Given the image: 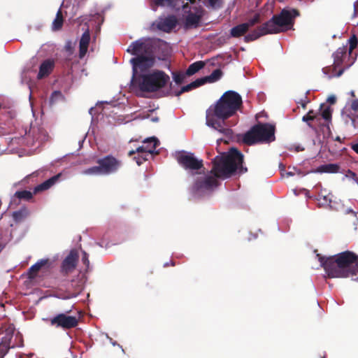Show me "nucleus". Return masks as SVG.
I'll use <instances>...</instances> for the list:
<instances>
[{
	"mask_svg": "<svg viewBox=\"0 0 358 358\" xmlns=\"http://www.w3.org/2000/svg\"><path fill=\"white\" fill-rule=\"evenodd\" d=\"M351 108L355 112V114L351 113L348 117L352 121V126L356 128L358 127V99H355L352 101Z\"/></svg>",
	"mask_w": 358,
	"mask_h": 358,
	"instance_id": "7c9ffc66",
	"label": "nucleus"
},
{
	"mask_svg": "<svg viewBox=\"0 0 358 358\" xmlns=\"http://www.w3.org/2000/svg\"><path fill=\"white\" fill-rule=\"evenodd\" d=\"M327 101L330 103V104H334L336 101V98L335 96L334 95H331L330 96L328 97L327 99Z\"/></svg>",
	"mask_w": 358,
	"mask_h": 358,
	"instance_id": "49530a36",
	"label": "nucleus"
},
{
	"mask_svg": "<svg viewBox=\"0 0 358 358\" xmlns=\"http://www.w3.org/2000/svg\"><path fill=\"white\" fill-rule=\"evenodd\" d=\"M103 175L116 173L122 166V162L111 155L99 158L96 161Z\"/></svg>",
	"mask_w": 358,
	"mask_h": 358,
	"instance_id": "9b49d317",
	"label": "nucleus"
},
{
	"mask_svg": "<svg viewBox=\"0 0 358 358\" xmlns=\"http://www.w3.org/2000/svg\"><path fill=\"white\" fill-rule=\"evenodd\" d=\"M13 338L12 334H7L6 336H3L1 339L0 342V358H3L4 356L7 354L10 348H13L15 347H22L23 346V338L22 335L20 333H17L15 338V340H18L19 342L17 344H11V340Z\"/></svg>",
	"mask_w": 358,
	"mask_h": 358,
	"instance_id": "ddd939ff",
	"label": "nucleus"
},
{
	"mask_svg": "<svg viewBox=\"0 0 358 358\" xmlns=\"http://www.w3.org/2000/svg\"><path fill=\"white\" fill-rule=\"evenodd\" d=\"M355 10H358V1L355 3Z\"/></svg>",
	"mask_w": 358,
	"mask_h": 358,
	"instance_id": "8fccbe9b",
	"label": "nucleus"
},
{
	"mask_svg": "<svg viewBox=\"0 0 358 358\" xmlns=\"http://www.w3.org/2000/svg\"><path fill=\"white\" fill-rule=\"evenodd\" d=\"M176 159L178 164L185 170L198 171L203 166V160L198 159L191 152L182 151L178 154Z\"/></svg>",
	"mask_w": 358,
	"mask_h": 358,
	"instance_id": "9d476101",
	"label": "nucleus"
},
{
	"mask_svg": "<svg viewBox=\"0 0 358 358\" xmlns=\"http://www.w3.org/2000/svg\"><path fill=\"white\" fill-rule=\"evenodd\" d=\"M78 260V255L76 250H72L63 260L61 266V273L63 275H67L76 268Z\"/></svg>",
	"mask_w": 358,
	"mask_h": 358,
	"instance_id": "2eb2a0df",
	"label": "nucleus"
},
{
	"mask_svg": "<svg viewBox=\"0 0 358 358\" xmlns=\"http://www.w3.org/2000/svg\"><path fill=\"white\" fill-rule=\"evenodd\" d=\"M59 177V175H57L55 176H52V178H49L48 180L44 181L43 182L41 183L40 185L36 186L34 189V194H36L40 192H43L45 190L48 189L50 188L58 180Z\"/></svg>",
	"mask_w": 358,
	"mask_h": 358,
	"instance_id": "b1692460",
	"label": "nucleus"
},
{
	"mask_svg": "<svg viewBox=\"0 0 358 358\" xmlns=\"http://www.w3.org/2000/svg\"><path fill=\"white\" fill-rule=\"evenodd\" d=\"M83 174L85 175H92V176H99L103 175L100 165L92 166L90 168L86 169L83 171Z\"/></svg>",
	"mask_w": 358,
	"mask_h": 358,
	"instance_id": "c9c22d12",
	"label": "nucleus"
},
{
	"mask_svg": "<svg viewBox=\"0 0 358 358\" xmlns=\"http://www.w3.org/2000/svg\"><path fill=\"white\" fill-rule=\"evenodd\" d=\"M48 263V259H41L37 262L36 264L40 266V268L43 266H45Z\"/></svg>",
	"mask_w": 358,
	"mask_h": 358,
	"instance_id": "a18cd8bd",
	"label": "nucleus"
},
{
	"mask_svg": "<svg viewBox=\"0 0 358 358\" xmlns=\"http://www.w3.org/2000/svg\"><path fill=\"white\" fill-rule=\"evenodd\" d=\"M350 95L352 96V97H355V93L354 91H351L350 92Z\"/></svg>",
	"mask_w": 358,
	"mask_h": 358,
	"instance_id": "603ef678",
	"label": "nucleus"
},
{
	"mask_svg": "<svg viewBox=\"0 0 358 358\" xmlns=\"http://www.w3.org/2000/svg\"><path fill=\"white\" fill-rule=\"evenodd\" d=\"M217 185L218 182L215 176H207L204 178L196 180L193 188L195 191H200L202 189L208 190Z\"/></svg>",
	"mask_w": 358,
	"mask_h": 358,
	"instance_id": "a211bd4d",
	"label": "nucleus"
},
{
	"mask_svg": "<svg viewBox=\"0 0 358 358\" xmlns=\"http://www.w3.org/2000/svg\"><path fill=\"white\" fill-rule=\"evenodd\" d=\"M33 194L28 190L17 191L12 197L11 203L14 202L16 199L20 200L30 201L33 198Z\"/></svg>",
	"mask_w": 358,
	"mask_h": 358,
	"instance_id": "2f4dec72",
	"label": "nucleus"
},
{
	"mask_svg": "<svg viewBox=\"0 0 358 358\" xmlns=\"http://www.w3.org/2000/svg\"><path fill=\"white\" fill-rule=\"evenodd\" d=\"M54 68V62L50 59H46L42 62L39 67V71L37 76L38 79H42L50 74Z\"/></svg>",
	"mask_w": 358,
	"mask_h": 358,
	"instance_id": "4be33fe9",
	"label": "nucleus"
},
{
	"mask_svg": "<svg viewBox=\"0 0 358 358\" xmlns=\"http://www.w3.org/2000/svg\"><path fill=\"white\" fill-rule=\"evenodd\" d=\"M171 266H174V265H175V263H174L173 261H171Z\"/></svg>",
	"mask_w": 358,
	"mask_h": 358,
	"instance_id": "864d4df0",
	"label": "nucleus"
},
{
	"mask_svg": "<svg viewBox=\"0 0 358 358\" xmlns=\"http://www.w3.org/2000/svg\"><path fill=\"white\" fill-rule=\"evenodd\" d=\"M243 155L236 148H232L228 155L217 156L213 161L210 173L215 178L227 179L231 177L237 170L239 173H244L248 169L243 166Z\"/></svg>",
	"mask_w": 358,
	"mask_h": 358,
	"instance_id": "7ed1b4c3",
	"label": "nucleus"
},
{
	"mask_svg": "<svg viewBox=\"0 0 358 358\" xmlns=\"http://www.w3.org/2000/svg\"><path fill=\"white\" fill-rule=\"evenodd\" d=\"M30 212L27 207H22L20 210L12 214V217L15 223L24 222L29 215Z\"/></svg>",
	"mask_w": 358,
	"mask_h": 358,
	"instance_id": "393cba45",
	"label": "nucleus"
},
{
	"mask_svg": "<svg viewBox=\"0 0 358 358\" xmlns=\"http://www.w3.org/2000/svg\"><path fill=\"white\" fill-rule=\"evenodd\" d=\"M178 19L174 15L159 17L157 22V28L166 33H170L178 24Z\"/></svg>",
	"mask_w": 358,
	"mask_h": 358,
	"instance_id": "dca6fc26",
	"label": "nucleus"
},
{
	"mask_svg": "<svg viewBox=\"0 0 358 358\" xmlns=\"http://www.w3.org/2000/svg\"><path fill=\"white\" fill-rule=\"evenodd\" d=\"M159 145V141L155 137L148 138L143 141V145L136 148V150H131L129 152V156L136 153H144L145 155H152Z\"/></svg>",
	"mask_w": 358,
	"mask_h": 358,
	"instance_id": "4468645a",
	"label": "nucleus"
},
{
	"mask_svg": "<svg viewBox=\"0 0 358 358\" xmlns=\"http://www.w3.org/2000/svg\"><path fill=\"white\" fill-rule=\"evenodd\" d=\"M333 109L326 103H322L317 111L310 110L307 113L310 116H319L322 118V127L329 129V124L331 122Z\"/></svg>",
	"mask_w": 358,
	"mask_h": 358,
	"instance_id": "f8f14e48",
	"label": "nucleus"
},
{
	"mask_svg": "<svg viewBox=\"0 0 358 358\" xmlns=\"http://www.w3.org/2000/svg\"><path fill=\"white\" fill-rule=\"evenodd\" d=\"M349 48H348V51L349 52V55L351 54L352 50L357 47L358 43L357 38L355 35H352L350 39L348 40Z\"/></svg>",
	"mask_w": 358,
	"mask_h": 358,
	"instance_id": "4c0bfd02",
	"label": "nucleus"
},
{
	"mask_svg": "<svg viewBox=\"0 0 358 358\" xmlns=\"http://www.w3.org/2000/svg\"><path fill=\"white\" fill-rule=\"evenodd\" d=\"M82 262L83 264L86 266L87 268L89 267L90 261L88 259V254L85 251L83 252Z\"/></svg>",
	"mask_w": 358,
	"mask_h": 358,
	"instance_id": "a19ab883",
	"label": "nucleus"
},
{
	"mask_svg": "<svg viewBox=\"0 0 358 358\" xmlns=\"http://www.w3.org/2000/svg\"><path fill=\"white\" fill-rule=\"evenodd\" d=\"M203 85V80H201L200 78H198L196 80H195L194 81L192 82L191 83L185 85V86H183L181 87V89L178 91V92H175V95L177 96H180L182 93L184 92H189L193 89H195L198 87H200L201 85Z\"/></svg>",
	"mask_w": 358,
	"mask_h": 358,
	"instance_id": "cd10ccee",
	"label": "nucleus"
},
{
	"mask_svg": "<svg viewBox=\"0 0 358 358\" xmlns=\"http://www.w3.org/2000/svg\"><path fill=\"white\" fill-rule=\"evenodd\" d=\"M157 44L152 38H143L136 41L129 45L127 51L136 57L130 59L132 64L131 83L138 76H144L155 64Z\"/></svg>",
	"mask_w": 358,
	"mask_h": 358,
	"instance_id": "f03ea898",
	"label": "nucleus"
},
{
	"mask_svg": "<svg viewBox=\"0 0 358 358\" xmlns=\"http://www.w3.org/2000/svg\"><path fill=\"white\" fill-rule=\"evenodd\" d=\"M222 76V70L220 69H217L214 70L211 73L210 75L203 77V78H201L200 79L203 80V85H204L207 82L214 83V82L217 81L218 80H220Z\"/></svg>",
	"mask_w": 358,
	"mask_h": 358,
	"instance_id": "473e14b6",
	"label": "nucleus"
},
{
	"mask_svg": "<svg viewBox=\"0 0 358 358\" xmlns=\"http://www.w3.org/2000/svg\"><path fill=\"white\" fill-rule=\"evenodd\" d=\"M71 310L66 313H58L50 319V324L55 328H60L63 330H69L76 328L79 323L78 318L76 316L69 315Z\"/></svg>",
	"mask_w": 358,
	"mask_h": 358,
	"instance_id": "1a4fd4ad",
	"label": "nucleus"
},
{
	"mask_svg": "<svg viewBox=\"0 0 358 358\" xmlns=\"http://www.w3.org/2000/svg\"><path fill=\"white\" fill-rule=\"evenodd\" d=\"M201 15L189 12L185 18V26L187 27H197L201 19Z\"/></svg>",
	"mask_w": 358,
	"mask_h": 358,
	"instance_id": "bb28decb",
	"label": "nucleus"
},
{
	"mask_svg": "<svg viewBox=\"0 0 358 358\" xmlns=\"http://www.w3.org/2000/svg\"><path fill=\"white\" fill-rule=\"evenodd\" d=\"M299 15V11L295 8L291 10L282 9L280 14L274 15L271 20L265 22L271 34H278L282 27L292 26L294 19Z\"/></svg>",
	"mask_w": 358,
	"mask_h": 358,
	"instance_id": "6e6552de",
	"label": "nucleus"
},
{
	"mask_svg": "<svg viewBox=\"0 0 358 358\" xmlns=\"http://www.w3.org/2000/svg\"><path fill=\"white\" fill-rule=\"evenodd\" d=\"M317 257L329 278L358 280V256L355 253L347 250L329 257Z\"/></svg>",
	"mask_w": 358,
	"mask_h": 358,
	"instance_id": "f257e3e1",
	"label": "nucleus"
},
{
	"mask_svg": "<svg viewBox=\"0 0 358 358\" xmlns=\"http://www.w3.org/2000/svg\"><path fill=\"white\" fill-rule=\"evenodd\" d=\"M302 120L303 122H307V124L308 125V127L312 128V129H315V125L313 124V123H312L313 122H315V125L322 127V118H321V117H319V116H310V115L306 114L304 116H303Z\"/></svg>",
	"mask_w": 358,
	"mask_h": 358,
	"instance_id": "c756f323",
	"label": "nucleus"
},
{
	"mask_svg": "<svg viewBox=\"0 0 358 358\" xmlns=\"http://www.w3.org/2000/svg\"><path fill=\"white\" fill-rule=\"evenodd\" d=\"M205 63L203 61L195 62L189 66L186 70V75L188 76H192L203 69Z\"/></svg>",
	"mask_w": 358,
	"mask_h": 358,
	"instance_id": "72a5a7b5",
	"label": "nucleus"
},
{
	"mask_svg": "<svg viewBox=\"0 0 358 358\" xmlns=\"http://www.w3.org/2000/svg\"><path fill=\"white\" fill-rule=\"evenodd\" d=\"M176 6V0H150V6L151 9L156 11L158 7L167 6L171 8H175Z\"/></svg>",
	"mask_w": 358,
	"mask_h": 358,
	"instance_id": "5701e85b",
	"label": "nucleus"
},
{
	"mask_svg": "<svg viewBox=\"0 0 358 358\" xmlns=\"http://www.w3.org/2000/svg\"><path fill=\"white\" fill-rule=\"evenodd\" d=\"M169 80V76L164 71L155 70L138 76L131 85L133 89H138L142 92H155L164 87Z\"/></svg>",
	"mask_w": 358,
	"mask_h": 358,
	"instance_id": "39448f33",
	"label": "nucleus"
},
{
	"mask_svg": "<svg viewBox=\"0 0 358 358\" xmlns=\"http://www.w3.org/2000/svg\"><path fill=\"white\" fill-rule=\"evenodd\" d=\"M138 154V156L137 157H134V159L136 160V163L138 165H141L144 162H145L146 160H148V157L149 155H144V153H137Z\"/></svg>",
	"mask_w": 358,
	"mask_h": 358,
	"instance_id": "ea45409f",
	"label": "nucleus"
},
{
	"mask_svg": "<svg viewBox=\"0 0 358 358\" xmlns=\"http://www.w3.org/2000/svg\"><path fill=\"white\" fill-rule=\"evenodd\" d=\"M243 106L241 96L236 92L229 90L225 92L219 100L210 106L208 116L214 115L222 122L233 115Z\"/></svg>",
	"mask_w": 358,
	"mask_h": 358,
	"instance_id": "20e7f679",
	"label": "nucleus"
},
{
	"mask_svg": "<svg viewBox=\"0 0 358 358\" xmlns=\"http://www.w3.org/2000/svg\"><path fill=\"white\" fill-rule=\"evenodd\" d=\"M260 22V15L257 13L254 15V17L248 20V22L244 23L247 24L248 29L249 30L250 27L254 26L255 24L259 23Z\"/></svg>",
	"mask_w": 358,
	"mask_h": 358,
	"instance_id": "58836bf2",
	"label": "nucleus"
},
{
	"mask_svg": "<svg viewBox=\"0 0 358 358\" xmlns=\"http://www.w3.org/2000/svg\"><path fill=\"white\" fill-rule=\"evenodd\" d=\"M351 148L358 154V143L352 144Z\"/></svg>",
	"mask_w": 358,
	"mask_h": 358,
	"instance_id": "09e8293b",
	"label": "nucleus"
},
{
	"mask_svg": "<svg viewBox=\"0 0 358 358\" xmlns=\"http://www.w3.org/2000/svg\"><path fill=\"white\" fill-rule=\"evenodd\" d=\"M62 97V94L59 91H55L52 92L50 100L51 101H54L56 99Z\"/></svg>",
	"mask_w": 358,
	"mask_h": 358,
	"instance_id": "79ce46f5",
	"label": "nucleus"
},
{
	"mask_svg": "<svg viewBox=\"0 0 358 358\" xmlns=\"http://www.w3.org/2000/svg\"><path fill=\"white\" fill-rule=\"evenodd\" d=\"M63 23H64V18H63V15H62V12L61 10V9H59L58 11L57 12L56 17L52 22V30H54V31L59 30L62 27Z\"/></svg>",
	"mask_w": 358,
	"mask_h": 358,
	"instance_id": "f704fd0d",
	"label": "nucleus"
},
{
	"mask_svg": "<svg viewBox=\"0 0 358 358\" xmlns=\"http://www.w3.org/2000/svg\"><path fill=\"white\" fill-rule=\"evenodd\" d=\"M275 127L269 124H258L253 126L243 137L247 145H253L259 142H271L275 139Z\"/></svg>",
	"mask_w": 358,
	"mask_h": 358,
	"instance_id": "0eeeda50",
	"label": "nucleus"
},
{
	"mask_svg": "<svg viewBox=\"0 0 358 358\" xmlns=\"http://www.w3.org/2000/svg\"><path fill=\"white\" fill-rule=\"evenodd\" d=\"M169 266V263H166V264H164V266Z\"/></svg>",
	"mask_w": 358,
	"mask_h": 358,
	"instance_id": "5fc2aeb1",
	"label": "nucleus"
},
{
	"mask_svg": "<svg viewBox=\"0 0 358 358\" xmlns=\"http://www.w3.org/2000/svg\"><path fill=\"white\" fill-rule=\"evenodd\" d=\"M248 26L244 23L234 27L230 30V36L233 38H239L248 32Z\"/></svg>",
	"mask_w": 358,
	"mask_h": 358,
	"instance_id": "c85d7f7f",
	"label": "nucleus"
},
{
	"mask_svg": "<svg viewBox=\"0 0 358 358\" xmlns=\"http://www.w3.org/2000/svg\"><path fill=\"white\" fill-rule=\"evenodd\" d=\"M40 269H41L40 266L38 264H35L30 267L29 272L31 273V274H32V273L36 274L39 271Z\"/></svg>",
	"mask_w": 358,
	"mask_h": 358,
	"instance_id": "37998d69",
	"label": "nucleus"
},
{
	"mask_svg": "<svg viewBox=\"0 0 358 358\" xmlns=\"http://www.w3.org/2000/svg\"><path fill=\"white\" fill-rule=\"evenodd\" d=\"M348 176H350V177H352V178H357V175L355 173H354L353 171H350V170H348Z\"/></svg>",
	"mask_w": 358,
	"mask_h": 358,
	"instance_id": "de8ad7c7",
	"label": "nucleus"
},
{
	"mask_svg": "<svg viewBox=\"0 0 358 358\" xmlns=\"http://www.w3.org/2000/svg\"><path fill=\"white\" fill-rule=\"evenodd\" d=\"M90 41V33L89 29H87L82 35L79 43V57L83 58L88 50V46Z\"/></svg>",
	"mask_w": 358,
	"mask_h": 358,
	"instance_id": "412c9836",
	"label": "nucleus"
},
{
	"mask_svg": "<svg viewBox=\"0 0 358 358\" xmlns=\"http://www.w3.org/2000/svg\"><path fill=\"white\" fill-rule=\"evenodd\" d=\"M84 288V280L79 276L73 279L67 288V299L75 298L79 295Z\"/></svg>",
	"mask_w": 358,
	"mask_h": 358,
	"instance_id": "f3484780",
	"label": "nucleus"
},
{
	"mask_svg": "<svg viewBox=\"0 0 358 358\" xmlns=\"http://www.w3.org/2000/svg\"><path fill=\"white\" fill-rule=\"evenodd\" d=\"M357 280H358V279H357Z\"/></svg>",
	"mask_w": 358,
	"mask_h": 358,
	"instance_id": "6e6d98bb",
	"label": "nucleus"
},
{
	"mask_svg": "<svg viewBox=\"0 0 358 358\" xmlns=\"http://www.w3.org/2000/svg\"><path fill=\"white\" fill-rule=\"evenodd\" d=\"M348 46L338 48L333 54L334 64L331 66L323 68L322 71L329 78L341 76L344 71L350 67L354 61H350V55H348Z\"/></svg>",
	"mask_w": 358,
	"mask_h": 358,
	"instance_id": "423d86ee",
	"label": "nucleus"
},
{
	"mask_svg": "<svg viewBox=\"0 0 358 358\" xmlns=\"http://www.w3.org/2000/svg\"><path fill=\"white\" fill-rule=\"evenodd\" d=\"M220 120L217 119L216 116L209 115L208 116V110L206 111V122L207 124L213 129L219 131L222 134H229L231 130L229 129L224 128L223 123L220 121Z\"/></svg>",
	"mask_w": 358,
	"mask_h": 358,
	"instance_id": "aec40b11",
	"label": "nucleus"
},
{
	"mask_svg": "<svg viewBox=\"0 0 358 358\" xmlns=\"http://www.w3.org/2000/svg\"><path fill=\"white\" fill-rule=\"evenodd\" d=\"M335 141H338V142H342V141H341V137H340V136H336V137L335 138Z\"/></svg>",
	"mask_w": 358,
	"mask_h": 358,
	"instance_id": "3c124183",
	"label": "nucleus"
},
{
	"mask_svg": "<svg viewBox=\"0 0 358 358\" xmlns=\"http://www.w3.org/2000/svg\"><path fill=\"white\" fill-rule=\"evenodd\" d=\"M266 34H271V33L268 27L265 26V23H264L261 26L258 27L256 29L252 31L251 33L245 36L244 41L245 42L248 43L257 40L259 37Z\"/></svg>",
	"mask_w": 358,
	"mask_h": 358,
	"instance_id": "6ab92c4d",
	"label": "nucleus"
},
{
	"mask_svg": "<svg viewBox=\"0 0 358 358\" xmlns=\"http://www.w3.org/2000/svg\"><path fill=\"white\" fill-rule=\"evenodd\" d=\"M340 166L337 164H327L318 166L315 171L317 173H336L340 171Z\"/></svg>",
	"mask_w": 358,
	"mask_h": 358,
	"instance_id": "a878e982",
	"label": "nucleus"
},
{
	"mask_svg": "<svg viewBox=\"0 0 358 358\" xmlns=\"http://www.w3.org/2000/svg\"><path fill=\"white\" fill-rule=\"evenodd\" d=\"M172 76H173V79L174 82L177 85H180L184 82V80L185 79V76L187 75H186V73H184L182 72L175 71V72L172 73Z\"/></svg>",
	"mask_w": 358,
	"mask_h": 358,
	"instance_id": "e433bc0d",
	"label": "nucleus"
},
{
	"mask_svg": "<svg viewBox=\"0 0 358 358\" xmlns=\"http://www.w3.org/2000/svg\"><path fill=\"white\" fill-rule=\"evenodd\" d=\"M221 0H208L209 5L212 7H215L220 5Z\"/></svg>",
	"mask_w": 358,
	"mask_h": 358,
	"instance_id": "c03bdc74",
	"label": "nucleus"
}]
</instances>
